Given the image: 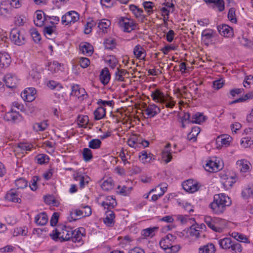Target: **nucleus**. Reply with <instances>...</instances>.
<instances>
[{
  "instance_id": "f257e3e1",
  "label": "nucleus",
  "mask_w": 253,
  "mask_h": 253,
  "mask_svg": "<svg viewBox=\"0 0 253 253\" xmlns=\"http://www.w3.org/2000/svg\"><path fill=\"white\" fill-rule=\"evenodd\" d=\"M231 204L230 198L224 194H219L214 196L213 201L210 204V207L213 212L219 214L224 212L226 207Z\"/></svg>"
},
{
  "instance_id": "f03ea898",
  "label": "nucleus",
  "mask_w": 253,
  "mask_h": 253,
  "mask_svg": "<svg viewBox=\"0 0 253 253\" xmlns=\"http://www.w3.org/2000/svg\"><path fill=\"white\" fill-rule=\"evenodd\" d=\"M72 235V228L65 225L58 226L52 233L50 234L54 241H57L60 239L61 242L70 240Z\"/></svg>"
},
{
  "instance_id": "7ed1b4c3",
  "label": "nucleus",
  "mask_w": 253,
  "mask_h": 253,
  "mask_svg": "<svg viewBox=\"0 0 253 253\" xmlns=\"http://www.w3.org/2000/svg\"><path fill=\"white\" fill-rule=\"evenodd\" d=\"M205 222L213 231L220 233L225 227V221L219 218H212L211 216H206Z\"/></svg>"
},
{
  "instance_id": "20e7f679",
  "label": "nucleus",
  "mask_w": 253,
  "mask_h": 253,
  "mask_svg": "<svg viewBox=\"0 0 253 253\" xmlns=\"http://www.w3.org/2000/svg\"><path fill=\"white\" fill-rule=\"evenodd\" d=\"M10 39L15 44L18 46L23 45L26 42L24 32L18 29H13L11 30Z\"/></svg>"
},
{
  "instance_id": "39448f33",
  "label": "nucleus",
  "mask_w": 253,
  "mask_h": 253,
  "mask_svg": "<svg viewBox=\"0 0 253 253\" xmlns=\"http://www.w3.org/2000/svg\"><path fill=\"white\" fill-rule=\"evenodd\" d=\"M79 14L75 11L67 12L61 18V22L65 25H71L79 19Z\"/></svg>"
},
{
  "instance_id": "423d86ee",
  "label": "nucleus",
  "mask_w": 253,
  "mask_h": 253,
  "mask_svg": "<svg viewBox=\"0 0 253 253\" xmlns=\"http://www.w3.org/2000/svg\"><path fill=\"white\" fill-rule=\"evenodd\" d=\"M119 25L126 32L129 33L134 29L135 24L133 21L126 17H121L119 20Z\"/></svg>"
},
{
  "instance_id": "0eeeda50",
  "label": "nucleus",
  "mask_w": 253,
  "mask_h": 253,
  "mask_svg": "<svg viewBox=\"0 0 253 253\" xmlns=\"http://www.w3.org/2000/svg\"><path fill=\"white\" fill-rule=\"evenodd\" d=\"M201 36L205 44L209 45L211 42L212 39L216 38L217 36V34L213 30L207 29L203 31Z\"/></svg>"
},
{
  "instance_id": "6e6552de",
  "label": "nucleus",
  "mask_w": 253,
  "mask_h": 253,
  "mask_svg": "<svg viewBox=\"0 0 253 253\" xmlns=\"http://www.w3.org/2000/svg\"><path fill=\"white\" fill-rule=\"evenodd\" d=\"M219 33L225 38H231L233 36V30L232 27L226 24H222L217 27Z\"/></svg>"
},
{
  "instance_id": "1a4fd4ad",
  "label": "nucleus",
  "mask_w": 253,
  "mask_h": 253,
  "mask_svg": "<svg viewBox=\"0 0 253 253\" xmlns=\"http://www.w3.org/2000/svg\"><path fill=\"white\" fill-rule=\"evenodd\" d=\"M4 118L7 121L16 123L20 121L22 119V117L18 112L14 110L12 108L10 111L5 114Z\"/></svg>"
},
{
  "instance_id": "9d476101",
  "label": "nucleus",
  "mask_w": 253,
  "mask_h": 253,
  "mask_svg": "<svg viewBox=\"0 0 253 253\" xmlns=\"http://www.w3.org/2000/svg\"><path fill=\"white\" fill-rule=\"evenodd\" d=\"M4 82L7 87L13 88L16 86L18 80L16 76L12 73H7L4 78Z\"/></svg>"
},
{
  "instance_id": "9b49d317",
  "label": "nucleus",
  "mask_w": 253,
  "mask_h": 253,
  "mask_svg": "<svg viewBox=\"0 0 253 253\" xmlns=\"http://www.w3.org/2000/svg\"><path fill=\"white\" fill-rule=\"evenodd\" d=\"M176 237L171 234H168L160 242L161 247L164 250L169 249V247L172 245V243L175 240Z\"/></svg>"
},
{
  "instance_id": "f8f14e48",
  "label": "nucleus",
  "mask_w": 253,
  "mask_h": 253,
  "mask_svg": "<svg viewBox=\"0 0 253 253\" xmlns=\"http://www.w3.org/2000/svg\"><path fill=\"white\" fill-rule=\"evenodd\" d=\"M222 179V183L225 189L227 190L231 188L233 184L235 183V179L237 175L235 174L233 176H227L223 175L220 176Z\"/></svg>"
},
{
  "instance_id": "ddd939ff",
  "label": "nucleus",
  "mask_w": 253,
  "mask_h": 253,
  "mask_svg": "<svg viewBox=\"0 0 253 253\" xmlns=\"http://www.w3.org/2000/svg\"><path fill=\"white\" fill-rule=\"evenodd\" d=\"M151 96L155 102L164 103L168 101V99L166 97L163 92L158 89L152 91Z\"/></svg>"
},
{
  "instance_id": "4468645a",
  "label": "nucleus",
  "mask_w": 253,
  "mask_h": 253,
  "mask_svg": "<svg viewBox=\"0 0 253 253\" xmlns=\"http://www.w3.org/2000/svg\"><path fill=\"white\" fill-rule=\"evenodd\" d=\"M182 187L186 191L190 193H194L198 190V184L191 179L183 182Z\"/></svg>"
},
{
  "instance_id": "2eb2a0df",
  "label": "nucleus",
  "mask_w": 253,
  "mask_h": 253,
  "mask_svg": "<svg viewBox=\"0 0 253 253\" xmlns=\"http://www.w3.org/2000/svg\"><path fill=\"white\" fill-rule=\"evenodd\" d=\"M160 109L155 104H149L145 109L146 114L149 118H152L160 112Z\"/></svg>"
},
{
  "instance_id": "dca6fc26",
  "label": "nucleus",
  "mask_w": 253,
  "mask_h": 253,
  "mask_svg": "<svg viewBox=\"0 0 253 253\" xmlns=\"http://www.w3.org/2000/svg\"><path fill=\"white\" fill-rule=\"evenodd\" d=\"M236 165L241 172H247L250 170V163L246 160H238Z\"/></svg>"
},
{
  "instance_id": "f3484780",
  "label": "nucleus",
  "mask_w": 253,
  "mask_h": 253,
  "mask_svg": "<svg viewBox=\"0 0 253 253\" xmlns=\"http://www.w3.org/2000/svg\"><path fill=\"white\" fill-rule=\"evenodd\" d=\"M5 198L6 200L14 203H21V199L19 197L17 192L14 190H10L7 192Z\"/></svg>"
},
{
  "instance_id": "a211bd4d",
  "label": "nucleus",
  "mask_w": 253,
  "mask_h": 253,
  "mask_svg": "<svg viewBox=\"0 0 253 253\" xmlns=\"http://www.w3.org/2000/svg\"><path fill=\"white\" fill-rule=\"evenodd\" d=\"M80 49L84 54L91 55L93 52V47L91 44L86 42H82L80 44Z\"/></svg>"
},
{
  "instance_id": "6ab92c4d",
  "label": "nucleus",
  "mask_w": 253,
  "mask_h": 253,
  "mask_svg": "<svg viewBox=\"0 0 253 253\" xmlns=\"http://www.w3.org/2000/svg\"><path fill=\"white\" fill-rule=\"evenodd\" d=\"M115 215L112 210L106 211V217L104 218V223L108 226L112 227L114 225Z\"/></svg>"
},
{
  "instance_id": "aec40b11",
  "label": "nucleus",
  "mask_w": 253,
  "mask_h": 253,
  "mask_svg": "<svg viewBox=\"0 0 253 253\" xmlns=\"http://www.w3.org/2000/svg\"><path fill=\"white\" fill-rule=\"evenodd\" d=\"M48 221V216L45 212L37 214L35 217V223L40 226L45 225Z\"/></svg>"
},
{
  "instance_id": "412c9836",
  "label": "nucleus",
  "mask_w": 253,
  "mask_h": 253,
  "mask_svg": "<svg viewBox=\"0 0 253 253\" xmlns=\"http://www.w3.org/2000/svg\"><path fill=\"white\" fill-rule=\"evenodd\" d=\"M111 78V75L107 68L103 69L100 74L99 78L101 82L104 85L108 84Z\"/></svg>"
},
{
  "instance_id": "4be33fe9",
  "label": "nucleus",
  "mask_w": 253,
  "mask_h": 253,
  "mask_svg": "<svg viewBox=\"0 0 253 253\" xmlns=\"http://www.w3.org/2000/svg\"><path fill=\"white\" fill-rule=\"evenodd\" d=\"M101 205L104 209L111 210L117 205V202L113 197L108 196L106 197V201L101 203Z\"/></svg>"
},
{
  "instance_id": "5701e85b",
  "label": "nucleus",
  "mask_w": 253,
  "mask_h": 253,
  "mask_svg": "<svg viewBox=\"0 0 253 253\" xmlns=\"http://www.w3.org/2000/svg\"><path fill=\"white\" fill-rule=\"evenodd\" d=\"M84 232V229L83 228H80L73 230L72 229L73 235L70 240L73 242H80L83 236V233Z\"/></svg>"
},
{
  "instance_id": "b1692460",
  "label": "nucleus",
  "mask_w": 253,
  "mask_h": 253,
  "mask_svg": "<svg viewBox=\"0 0 253 253\" xmlns=\"http://www.w3.org/2000/svg\"><path fill=\"white\" fill-rule=\"evenodd\" d=\"M205 168L206 170L211 172H216L222 169L220 166L217 165L216 163L211 160L207 162L205 164Z\"/></svg>"
},
{
  "instance_id": "393cba45",
  "label": "nucleus",
  "mask_w": 253,
  "mask_h": 253,
  "mask_svg": "<svg viewBox=\"0 0 253 253\" xmlns=\"http://www.w3.org/2000/svg\"><path fill=\"white\" fill-rule=\"evenodd\" d=\"M206 119L207 117L202 113L197 112L192 116L190 123L192 124H200L204 122Z\"/></svg>"
},
{
  "instance_id": "a878e982",
  "label": "nucleus",
  "mask_w": 253,
  "mask_h": 253,
  "mask_svg": "<svg viewBox=\"0 0 253 253\" xmlns=\"http://www.w3.org/2000/svg\"><path fill=\"white\" fill-rule=\"evenodd\" d=\"M170 147V144L168 143L162 152L163 159L166 163L169 162L172 159L170 150L169 149Z\"/></svg>"
},
{
  "instance_id": "bb28decb",
  "label": "nucleus",
  "mask_w": 253,
  "mask_h": 253,
  "mask_svg": "<svg viewBox=\"0 0 253 253\" xmlns=\"http://www.w3.org/2000/svg\"><path fill=\"white\" fill-rule=\"evenodd\" d=\"M48 126L47 120H44L42 122L40 123H37L33 125V129L37 131H43L46 129Z\"/></svg>"
},
{
  "instance_id": "cd10ccee",
  "label": "nucleus",
  "mask_w": 253,
  "mask_h": 253,
  "mask_svg": "<svg viewBox=\"0 0 253 253\" xmlns=\"http://www.w3.org/2000/svg\"><path fill=\"white\" fill-rule=\"evenodd\" d=\"M242 197L244 199L253 198V186H248L244 188L242 191Z\"/></svg>"
},
{
  "instance_id": "c85d7f7f",
  "label": "nucleus",
  "mask_w": 253,
  "mask_h": 253,
  "mask_svg": "<svg viewBox=\"0 0 253 253\" xmlns=\"http://www.w3.org/2000/svg\"><path fill=\"white\" fill-rule=\"evenodd\" d=\"M133 54L137 58L141 59L146 56L144 49L139 44L136 45L133 49Z\"/></svg>"
},
{
  "instance_id": "c756f323",
  "label": "nucleus",
  "mask_w": 253,
  "mask_h": 253,
  "mask_svg": "<svg viewBox=\"0 0 253 253\" xmlns=\"http://www.w3.org/2000/svg\"><path fill=\"white\" fill-rule=\"evenodd\" d=\"M106 115V110L102 107L100 106L98 107L94 111V119L95 120H99L103 118Z\"/></svg>"
},
{
  "instance_id": "7c9ffc66",
  "label": "nucleus",
  "mask_w": 253,
  "mask_h": 253,
  "mask_svg": "<svg viewBox=\"0 0 253 253\" xmlns=\"http://www.w3.org/2000/svg\"><path fill=\"white\" fill-rule=\"evenodd\" d=\"M200 132V129L198 126L193 127L191 131L187 135V139L190 141L195 142L197 140V136Z\"/></svg>"
},
{
  "instance_id": "2f4dec72",
  "label": "nucleus",
  "mask_w": 253,
  "mask_h": 253,
  "mask_svg": "<svg viewBox=\"0 0 253 253\" xmlns=\"http://www.w3.org/2000/svg\"><path fill=\"white\" fill-rule=\"evenodd\" d=\"M233 242L230 238H225L218 241L220 246L223 249H230Z\"/></svg>"
},
{
  "instance_id": "473e14b6",
  "label": "nucleus",
  "mask_w": 253,
  "mask_h": 253,
  "mask_svg": "<svg viewBox=\"0 0 253 253\" xmlns=\"http://www.w3.org/2000/svg\"><path fill=\"white\" fill-rule=\"evenodd\" d=\"M129 9L136 17H141L142 19L145 18V16L143 15V11L142 9L137 7L134 5L131 4L129 6Z\"/></svg>"
},
{
  "instance_id": "72a5a7b5",
  "label": "nucleus",
  "mask_w": 253,
  "mask_h": 253,
  "mask_svg": "<svg viewBox=\"0 0 253 253\" xmlns=\"http://www.w3.org/2000/svg\"><path fill=\"white\" fill-rule=\"evenodd\" d=\"M81 216H84L83 211L80 209H76L70 212V217L68 218V219L70 221L72 220L75 221L78 219L76 217Z\"/></svg>"
},
{
  "instance_id": "f704fd0d",
  "label": "nucleus",
  "mask_w": 253,
  "mask_h": 253,
  "mask_svg": "<svg viewBox=\"0 0 253 253\" xmlns=\"http://www.w3.org/2000/svg\"><path fill=\"white\" fill-rule=\"evenodd\" d=\"M74 179L75 180L79 181L80 188H83L85 185L88 183L89 177L87 176H84L81 174H77V175L74 176Z\"/></svg>"
},
{
  "instance_id": "c9c22d12",
  "label": "nucleus",
  "mask_w": 253,
  "mask_h": 253,
  "mask_svg": "<svg viewBox=\"0 0 253 253\" xmlns=\"http://www.w3.org/2000/svg\"><path fill=\"white\" fill-rule=\"evenodd\" d=\"M128 74V73L126 70L125 69H119L118 68L115 73V80L120 82H124L125 81L124 76Z\"/></svg>"
},
{
  "instance_id": "e433bc0d",
  "label": "nucleus",
  "mask_w": 253,
  "mask_h": 253,
  "mask_svg": "<svg viewBox=\"0 0 253 253\" xmlns=\"http://www.w3.org/2000/svg\"><path fill=\"white\" fill-rule=\"evenodd\" d=\"M199 253H214L215 247L213 244H209L199 248Z\"/></svg>"
},
{
  "instance_id": "4c0bfd02",
  "label": "nucleus",
  "mask_w": 253,
  "mask_h": 253,
  "mask_svg": "<svg viewBox=\"0 0 253 253\" xmlns=\"http://www.w3.org/2000/svg\"><path fill=\"white\" fill-rule=\"evenodd\" d=\"M114 183L111 178H108L104 181L101 185L102 189L106 191H109L113 188Z\"/></svg>"
},
{
  "instance_id": "58836bf2",
  "label": "nucleus",
  "mask_w": 253,
  "mask_h": 253,
  "mask_svg": "<svg viewBox=\"0 0 253 253\" xmlns=\"http://www.w3.org/2000/svg\"><path fill=\"white\" fill-rule=\"evenodd\" d=\"M11 63V58L8 54H2L0 55V64L3 68H7Z\"/></svg>"
},
{
  "instance_id": "ea45409f",
  "label": "nucleus",
  "mask_w": 253,
  "mask_h": 253,
  "mask_svg": "<svg viewBox=\"0 0 253 253\" xmlns=\"http://www.w3.org/2000/svg\"><path fill=\"white\" fill-rule=\"evenodd\" d=\"M44 17L42 18V11L40 10L37 11L36 18L34 19V23L37 26L42 27L43 25Z\"/></svg>"
},
{
  "instance_id": "a19ab883",
  "label": "nucleus",
  "mask_w": 253,
  "mask_h": 253,
  "mask_svg": "<svg viewBox=\"0 0 253 253\" xmlns=\"http://www.w3.org/2000/svg\"><path fill=\"white\" fill-rule=\"evenodd\" d=\"M206 3H213L218 8L219 11L224 9V2L223 0H204Z\"/></svg>"
},
{
  "instance_id": "79ce46f5",
  "label": "nucleus",
  "mask_w": 253,
  "mask_h": 253,
  "mask_svg": "<svg viewBox=\"0 0 253 253\" xmlns=\"http://www.w3.org/2000/svg\"><path fill=\"white\" fill-rule=\"evenodd\" d=\"M96 22L94 21L92 18L87 19V22L85 25L84 33L85 34H89L92 30V28L95 26Z\"/></svg>"
},
{
  "instance_id": "37998d69",
  "label": "nucleus",
  "mask_w": 253,
  "mask_h": 253,
  "mask_svg": "<svg viewBox=\"0 0 253 253\" xmlns=\"http://www.w3.org/2000/svg\"><path fill=\"white\" fill-rule=\"evenodd\" d=\"M32 147L33 145L32 144L28 143L23 142L18 144L16 149L17 151H22L23 153L27 151H31Z\"/></svg>"
},
{
  "instance_id": "c03bdc74",
  "label": "nucleus",
  "mask_w": 253,
  "mask_h": 253,
  "mask_svg": "<svg viewBox=\"0 0 253 253\" xmlns=\"http://www.w3.org/2000/svg\"><path fill=\"white\" fill-rule=\"evenodd\" d=\"M158 227H153L148 228L142 231L141 234L144 237H147L150 236H153V233L157 231Z\"/></svg>"
},
{
  "instance_id": "a18cd8bd",
  "label": "nucleus",
  "mask_w": 253,
  "mask_h": 253,
  "mask_svg": "<svg viewBox=\"0 0 253 253\" xmlns=\"http://www.w3.org/2000/svg\"><path fill=\"white\" fill-rule=\"evenodd\" d=\"M101 144V141L98 139H93L91 140L88 143V147L90 149H99Z\"/></svg>"
},
{
  "instance_id": "49530a36",
  "label": "nucleus",
  "mask_w": 253,
  "mask_h": 253,
  "mask_svg": "<svg viewBox=\"0 0 253 253\" xmlns=\"http://www.w3.org/2000/svg\"><path fill=\"white\" fill-rule=\"evenodd\" d=\"M15 184L17 189H23L27 186L28 181L24 178H20L15 180Z\"/></svg>"
},
{
  "instance_id": "de8ad7c7",
  "label": "nucleus",
  "mask_w": 253,
  "mask_h": 253,
  "mask_svg": "<svg viewBox=\"0 0 253 253\" xmlns=\"http://www.w3.org/2000/svg\"><path fill=\"white\" fill-rule=\"evenodd\" d=\"M143 5L147 11L148 15H150L153 12V8L154 7V4L151 1H144L143 3Z\"/></svg>"
},
{
  "instance_id": "09e8293b",
  "label": "nucleus",
  "mask_w": 253,
  "mask_h": 253,
  "mask_svg": "<svg viewBox=\"0 0 253 253\" xmlns=\"http://www.w3.org/2000/svg\"><path fill=\"white\" fill-rule=\"evenodd\" d=\"M82 154L84 159L85 162L90 161L93 157L92 152L89 148H84Z\"/></svg>"
},
{
  "instance_id": "8fccbe9b",
  "label": "nucleus",
  "mask_w": 253,
  "mask_h": 253,
  "mask_svg": "<svg viewBox=\"0 0 253 253\" xmlns=\"http://www.w3.org/2000/svg\"><path fill=\"white\" fill-rule=\"evenodd\" d=\"M110 24L111 22L110 20L103 19L99 21L98 23V27L104 31V30L107 29L110 26Z\"/></svg>"
},
{
  "instance_id": "3c124183",
  "label": "nucleus",
  "mask_w": 253,
  "mask_h": 253,
  "mask_svg": "<svg viewBox=\"0 0 253 253\" xmlns=\"http://www.w3.org/2000/svg\"><path fill=\"white\" fill-rule=\"evenodd\" d=\"M219 139L222 145H228L231 141L232 137L227 134H225L218 137V141H219Z\"/></svg>"
},
{
  "instance_id": "603ef678",
  "label": "nucleus",
  "mask_w": 253,
  "mask_h": 253,
  "mask_svg": "<svg viewBox=\"0 0 253 253\" xmlns=\"http://www.w3.org/2000/svg\"><path fill=\"white\" fill-rule=\"evenodd\" d=\"M106 61L112 69H114L118 63V59L113 55L110 56Z\"/></svg>"
},
{
  "instance_id": "864d4df0",
  "label": "nucleus",
  "mask_w": 253,
  "mask_h": 253,
  "mask_svg": "<svg viewBox=\"0 0 253 253\" xmlns=\"http://www.w3.org/2000/svg\"><path fill=\"white\" fill-rule=\"evenodd\" d=\"M230 249L231 250V251L234 252L235 253H240L242 251L243 248L241 245L240 243L235 241H233L231 244V247H230Z\"/></svg>"
},
{
  "instance_id": "5fc2aeb1",
  "label": "nucleus",
  "mask_w": 253,
  "mask_h": 253,
  "mask_svg": "<svg viewBox=\"0 0 253 253\" xmlns=\"http://www.w3.org/2000/svg\"><path fill=\"white\" fill-rule=\"evenodd\" d=\"M253 144V139L249 137H244L241 141V145L247 148L251 146Z\"/></svg>"
},
{
  "instance_id": "6e6d98bb",
  "label": "nucleus",
  "mask_w": 253,
  "mask_h": 253,
  "mask_svg": "<svg viewBox=\"0 0 253 253\" xmlns=\"http://www.w3.org/2000/svg\"><path fill=\"white\" fill-rule=\"evenodd\" d=\"M118 189L119 190V193L124 196H126L128 195L131 190V187H127L125 186H118Z\"/></svg>"
},
{
  "instance_id": "4d7b16f0",
  "label": "nucleus",
  "mask_w": 253,
  "mask_h": 253,
  "mask_svg": "<svg viewBox=\"0 0 253 253\" xmlns=\"http://www.w3.org/2000/svg\"><path fill=\"white\" fill-rule=\"evenodd\" d=\"M48 157L45 154H40L36 157L37 163L39 164H43L48 162Z\"/></svg>"
},
{
  "instance_id": "13d9d810",
  "label": "nucleus",
  "mask_w": 253,
  "mask_h": 253,
  "mask_svg": "<svg viewBox=\"0 0 253 253\" xmlns=\"http://www.w3.org/2000/svg\"><path fill=\"white\" fill-rule=\"evenodd\" d=\"M79 63L81 67L85 68L90 64V60L86 57H81L79 59Z\"/></svg>"
},
{
  "instance_id": "bf43d9fd",
  "label": "nucleus",
  "mask_w": 253,
  "mask_h": 253,
  "mask_svg": "<svg viewBox=\"0 0 253 253\" xmlns=\"http://www.w3.org/2000/svg\"><path fill=\"white\" fill-rule=\"evenodd\" d=\"M27 233V229L25 228L18 227L15 229L13 232L14 236L26 235Z\"/></svg>"
},
{
  "instance_id": "052dcab7",
  "label": "nucleus",
  "mask_w": 253,
  "mask_h": 253,
  "mask_svg": "<svg viewBox=\"0 0 253 253\" xmlns=\"http://www.w3.org/2000/svg\"><path fill=\"white\" fill-rule=\"evenodd\" d=\"M60 64L57 61H53L52 63H50L49 64V70L54 71V72L58 71L60 69Z\"/></svg>"
},
{
  "instance_id": "680f3d73",
  "label": "nucleus",
  "mask_w": 253,
  "mask_h": 253,
  "mask_svg": "<svg viewBox=\"0 0 253 253\" xmlns=\"http://www.w3.org/2000/svg\"><path fill=\"white\" fill-rule=\"evenodd\" d=\"M235 16V10L234 8H231L228 11V18L229 20L232 23H235L237 21Z\"/></svg>"
},
{
  "instance_id": "e2e57ef3",
  "label": "nucleus",
  "mask_w": 253,
  "mask_h": 253,
  "mask_svg": "<svg viewBox=\"0 0 253 253\" xmlns=\"http://www.w3.org/2000/svg\"><path fill=\"white\" fill-rule=\"evenodd\" d=\"M78 121L82 126H86L89 121L88 117L87 116H79L78 118Z\"/></svg>"
},
{
  "instance_id": "0e129e2a",
  "label": "nucleus",
  "mask_w": 253,
  "mask_h": 253,
  "mask_svg": "<svg viewBox=\"0 0 253 253\" xmlns=\"http://www.w3.org/2000/svg\"><path fill=\"white\" fill-rule=\"evenodd\" d=\"M31 36L36 43H38L41 40V35L37 30H33L31 32Z\"/></svg>"
},
{
  "instance_id": "69168bd1",
  "label": "nucleus",
  "mask_w": 253,
  "mask_h": 253,
  "mask_svg": "<svg viewBox=\"0 0 253 253\" xmlns=\"http://www.w3.org/2000/svg\"><path fill=\"white\" fill-rule=\"evenodd\" d=\"M59 218V214L58 212H54L50 220V223L52 226H55L57 224Z\"/></svg>"
},
{
  "instance_id": "338daca9",
  "label": "nucleus",
  "mask_w": 253,
  "mask_h": 253,
  "mask_svg": "<svg viewBox=\"0 0 253 253\" xmlns=\"http://www.w3.org/2000/svg\"><path fill=\"white\" fill-rule=\"evenodd\" d=\"M80 207L84 209L83 210L84 211V216H88L91 215V210L89 206L82 205Z\"/></svg>"
},
{
  "instance_id": "774afa93",
  "label": "nucleus",
  "mask_w": 253,
  "mask_h": 253,
  "mask_svg": "<svg viewBox=\"0 0 253 253\" xmlns=\"http://www.w3.org/2000/svg\"><path fill=\"white\" fill-rule=\"evenodd\" d=\"M243 84L245 87H248V86L253 84V76L252 75L246 76Z\"/></svg>"
}]
</instances>
